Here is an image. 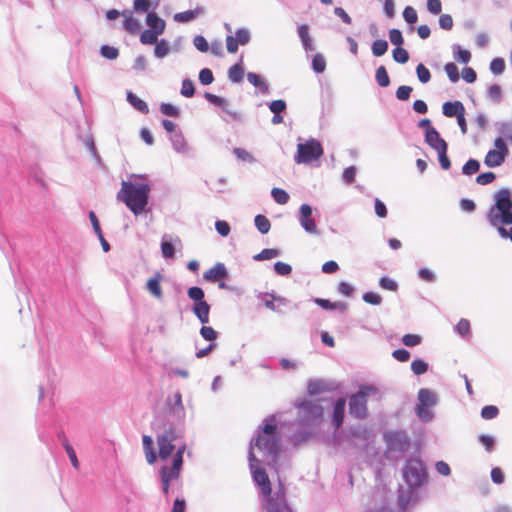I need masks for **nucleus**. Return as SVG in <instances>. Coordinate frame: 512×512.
I'll use <instances>...</instances> for the list:
<instances>
[{
  "instance_id": "f257e3e1",
  "label": "nucleus",
  "mask_w": 512,
  "mask_h": 512,
  "mask_svg": "<svg viewBox=\"0 0 512 512\" xmlns=\"http://www.w3.org/2000/svg\"><path fill=\"white\" fill-rule=\"evenodd\" d=\"M249 467L255 483L260 486L262 493L266 496L264 507L267 512H293L286 501L284 486L280 483L278 489L271 494V485L269 477L265 469L261 468L258 463L255 452H249Z\"/></svg>"
},
{
  "instance_id": "f03ea898",
  "label": "nucleus",
  "mask_w": 512,
  "mask_h": 512,
  "mask_svg": "<svg viewBox=\"0 0 512 512\" xmlns=\"http://www.w3.org/2000/svg\"><path fill=\"white\" fill-rule=\"evenodd\" d=\"M261 454L263 462L271 466L277 465V458L280 452V438L277 434V425L274 416L264 420L255 432L250 442L249 452Z\"/></svg>"
},
{
  "instance_id": "7ed1b4c3",
  "label": "nucleus",
  "mask_w": 512,
  "mask_h": 512,
  "mask_svg": "<svg viewBox=\"0 0 512 512\" xmlns=\"http://www.w3.org/2000/svg\"><path fill=\"white\" fill-rule=\"evenodd\" d=\"M495 204L490 207L487 213L489 223L497 228L502 238H509L512 241V227L508 231L503 225L512 224V196L508 189L499 190L495 196Z\"/></svg>"
},
{
  "instance_id": "20e7f679",
  "label": "nucleus",
  "mask_w": 512,
  "mask_h": 512,
  "mask_svg": "<svg viewBox=\"0 0 512 512\" xmlns=\"http://www.w3.org/2000/svg\"><path fill=\"white\" fill-rule=\"evenodd\" d=\"M151 185L148 182H133L122 180L121 188L117 193V200L135 215H141L148 206Z\"/></svg>"
},
{
  "instance_id": "39448f33",
  "label": "nucleus",
  "mask_w": 512,
  "mask_h": 512,
  "mask_svg": "<svg viewBox=\"0 0 512 512\" xmlns=\"http://www.w3.org/2000/svg\"><path fill=\"white\" fill-rule=\"evenodd\" d=\"M297 418L301 425L315 428L321 425L324 419V406L312 400H303L297 404Z\"/></svg>"
},
{
  "instance_id": "423d86ee",
  "label": "nucleus",
  "mask_w": 512,
  "mask_h": 512,
  "mask_svg": "<svg viewBox=\"0 0 512 512\" xmlns=\"http://www.w3.org/2000/svg\"><path fill=\"white\" fill-rule=\"evenodd\" d=\"M183 430L173 425L165 426L156 436L161 460H167L176 449V442L182 438Z\"/></svg>"
},
{
  "instance_id": "0eeeda50",
  "label": "nucleus",
  "mask_w": 512,
  "mask_h": 512,
  "mask_svg": "<svg viewBox=\"0 0 512 512\" xmlns=\"http://www.w3.org/2000/svg\"><path fill=\"white\" fill-rule=\"evenodd\" d=\"M379 402L381 400V393L378 388L373 385H365L359 388V391L354 394V417L365 418L368 415L367 402Z\"/></svg>"
},
{
  "instance_id": "6e6552de",
  "label": "nucleus",
  "mask_w": 512,
  "mask_h": 512,
  "mask_svg": "<svg viewBox=\"0 0 512 512\" xmlns=\"http://www.w3.org/2000/svg\"><path fill=\"white\" fill-rule=\"evenodd\" d=\"M323 154V148L319 141L310 139L297 145V154L294 160L298 164H310L318 160Z\"/></svg>"
},
{
  "instance_id": "1a4fd4ad",
  "label": "nucleus",
  "mask_w": 512,
  "mask_h": 512,
  "mask_svg": "<svg viewBox=\"0 0 512 512\" xmlns=\"http://www.w3.org/2000/svg\"><path fill=\"white\" fill-rule=\"evenodd\" d=\"M403 476L410 487L413 488L420 486L425 477V471L422 463L415 459L407 461L403 469Z\"/></svg>"
},
{
  "instance_id": "9d476101",
  "label": "nucleus",
  "mask_w": 512,
  "mask_h": 512,
  "mask_svg": "<svg viewBox=\"0 0 512 512\" xmlns=\"http://www.w3.org/2000/svg\"><path fill=\"white\" fill-rule=\"evenodd\" d=\"M251 40V32L248 28H239L235 32V36L228 35L226 37V48L229 53H236L239 45H246Z\"/></svg>"
},
{
  "instance_id": "9b49d317",
  "label": "nucleus",
  "mask_w": 512,
  "mask_h": 512,
  "mask_svg": "<svg viewBox=\"0 0 512 512\" xmlns=\"http://www.w3.org/2000/svg\"><path fill=\"white\" fill-rule=\"evenodd\" d=\"M313 209L308 204H302L299 208V223L301 227L309 234L318 235V229L315 220L312 218Z\"/></svg>"
},
{
  "instance_id": "f8f14e48",
  "label": "nucleus",
  "mask_w": 512,
  "mask_h": 512,
  "mask_svg": "<svg viewBox=\"0 0 512 512\" xmlns=\"http://www.w3.org/2000/svg\"><path fill=\"white\" fill-rule=\"evenodd\" d=\"M384 440L391 450L404 451L409 446L407 435L401 431H389L384 434Z\"/></svg>"
},
{
  "instance_id": "ddd939ff",
  "label": "nucleus",
  "mask_w": 512,
  "mask_h": 512,
  "mask_svg": "<svg viewBox=\"0 0 512 512\" xmlns=\"http://www.w3.org/2000/svg\"><path fill=\"white\" fill-rule=\"evenodd\" d=\"M205 99L210 102L211 104H214L216 106L221 107V109L232 119L236 121H240L242 119L241 115L236 111L231 109L230 103L228 100H226L223 97H220L218 95L206 92L204 94Z\"/></svg>"
},
{
  "instance_id": "4468645a",
  "label": "nucleus",
  "mask_w": 512,
  "mask_h": 512,
  "mask_svg": "<svg viewBox=\"0 0 512 512\" xmlns=\"http://www.w3.org/2000/svg\"><path fill=\"white\" fill-rule=\"evenodd\" d=\"M169 413L180 423L184 422L185 409L182 402V395L180 392H175L171 398L168 399Z\"/></svg>"
},
{
  "instance_id": "2eb2a0df",
  "label": "nucleus",
  "mask_w": 512,
  "mask_h": 512,
  "mask_svg": "<svg viewBox=\"0 0 512 512\" xmlns=\"http://www.w3.org/2000/svg\"><path fill=\"white\" fill-rule=\"evenodd\" d=\"M180 245L179 237L165 234L161 239V252L165 259H171L175 256V246Z\"/></svg>"
},
{
  "instance_id": "dca6fc26",
  "label": "nucleus",
  "mask_w": 512,
  "mask_h": 512,
  "mask_svg": "<svg viewBox=\"0 0 512 512\" xmlns=\"http://www.w3.org/2000/svg\"><path fill=\"white\" fill-rule=\"evenodd\" d=\"M425 141L434 150L440 151L447 148L446 141L440 137L439 132L435 128L425 131Z\"/></svg>"
},
{
  "instance_id": "f3484780",
  "label": "nucleus",
  "mask_w": 512,
  "mask_h": 512,
  "mask_svg": "<svg viewBox=\"0 0 512 512\" xmlns=\"http://www.w3.org/2000/svg\"><path fill=\"white\" fill-rule=\"evenodd\" d=\"M170 142L173 150L182 155H187L190 152V147L184 138L182 132H176L170 136Z\"/></svg>"
},
{
  "instance_id": "a211bd4d",
  "label": "nucleus",
  "mask_w": 512,
  "mask_h": 512,
  "mask_svg": "<svg viewBox=\"0 0 512 512\" xmlns=\"http://www.w3.org/2000/svg\"><path fill=\"white\" fill-rule=\"evenodd\" d=\"M163 275L160 272H156L153 277L149 278L146 282L147 291L156 299H160L163 296L162 288L160 285Z\"/></svg>"
},
{
  "instance_id": "6ab92c4d",
  "label": "nucleus",
  "mask_w": 512,
  "mask_h": 512,
  "mask_svg": "<svg viewBox=\"0 0 512 512\" xmlns=\"http://www.w3.org/2000/svg\"><path fill=\"white\" fill-rule=\"evenodd\" d=\"M227 274L228 272L225 265L218 262L204 273L203 278L208 282H216L219 279L226 277Z\"/></svg>"
},
{
  "instance_id": "aec40b11",
  "label": "nucleus",
  "mask_w": 512,
  "mask_h": 512,
  "mask_svg": "<svg viewBox=\"0 0 512 512\" xmlns=\"http://www.w3.org/2000/svg\"><path fill=\"white\" fill-rule=\"evenodd\" d=\"M182 465L179 464V461H172L171 466H164L160 470L161 480H167L170 482L178 479L180 476Z\"/></svg>"
},
{
  "instance_id": "412c9836",
  "label": "nucleus",
  "mask_w": 512,
  "mask_h": 512,
  "mask_svg": "<svg viewBox=\"0 0 512 512\" xmlns=\"http://www.w3.org/2000/svg\"><path fill=\"white\" fill-rule=\"evenodd\" d=\"M346 400L344 398H338L333 407L332 423L333 426L338 429L344 420Z\"/></svg>"
},
{
  "instance_id": "4be33fe9",
  "label": "nucleus",
  "mask_w": 512,
  "mask_h": 512,
  "mask_svg": "<svg viewBox=\"0 0 512 512\" xmlns=\"http://www.w3.org/2000/svg\"><path fill=\"white\" fill-rule=\"evenodd\" d=\"M204 13L205 8L202 6H197L195 9L176 13L173 18L178 23H187L193 21Z\"/></svg>"
},
{
  "instance_id": "5701e85b",
  "label": "nucleus",
  "mask_w": 512,
  "mask_h": 512,
  "mask_svg": "<svg viewBox=\"0 0 512 512\" xmlns=\"http://www.w3.org/2000/svg\"><path fill=\"white\" fill-rule=\"evenodd\" d=\"M313 302L325 310H337L340 313L346 312L349 308L348 303L342 301L331 302L323 298H314Z\"/></svg>"
},
{
  "instance_id": "b1692460",
  "label": "nucleus",
  "mask_w": 512,
  "mask_h": 512,
  "mask_svg": "<svg viewBox=\"0 0 512 512\" xmlns=\"http://www.w3.org/2000/svg\"><path fill=\"white\" fill-rule=\"evenodd\" d=\"M146 24L149 26V30H153L155 33L160 35L164 33L166 28L165 21L155 12H148L146 16Z\"/></svg>"
},
{
  "instance_id": "393cba45",
  "label": "nucleus",
  "mask_w": 512,
  "mask_h": 512,
  "mask_svg": "<svg viewBox=\"0 0 512 512\" xmlns=\"http://www.w3.org/2000/svg\"><path fill=\"white\" fill-rule=\"evenodd\" d=\"M192 311L202 324L209 322L210 305L205 300L194 303Z\"/></svg>"
},
{
  "instance_id": "a878e982",
  "label": "nucleus",
  "mask_w": 512,
  "mask_h": 512,
  "mask_svg": "<svg viewBox=\"0 0 512 512\" xmlns=\"http://www.w3.org/2000/svg\"><path fill=\"white\" fill-rule=\"evenodd\" d=\"M442 109L446 117H457L461 113H465V107L460 101L445 102Z\"/></svg>"
},
{
  "instance_id": "bb28decb",
  "label": "nucleus",
  "mask_w": 512,
  "mask_h": 512,
  "mask_svg": "<svg viewBox=\"0 0 512 512\" xmlns=\"http://www.w3.org/2000/svg\"><path fill=\"white\" fill-rule=\"evenodd\" d=\"M298 34H299V37L301 39V42H302V45H303V48L305 49V51L306 52L313 51L314 46L312 44V39L309 35L308 26L305 24L300 25L298 27Z\"/></svg>"
},
{
  "instance_id": "cd10ccee",
  "label": "nucleus",
  "mask_w": 512,
  "mask_h": 512,
  "mask_svg": "<svg viewBox=\"0 0 512 512\" xmlns=\"http://www.w3.org/2000/svg\"><path fill=\"white\" fill-rule=\"evenodd\" d=\"M247 80L249 81L250 84L259 88L262 93H269V85L260 75L253 72H248Z\"/></svg>"
},
{
  "instance_id": "c85d7f7f",
  "label": "nucleus",
  "mask_w": 512,
  "mask_h": 512,
  "mask_svg": "<svg viewBox=\"0 0 512 512\" xmlns=\"http://www.w3.org/2000/svg\"><path fill=\"white\" fill-rule=\"evenodd\" d=\"M171 51H172V47H171L169 41L166 39H160L155 44L154 56L158 59H163L166 56H168Z\"/></svg>"
},
{
  "instance_id": "c756f323",
  "label": "nucleus",
  "mask_w": 512,
  "mask_h": 512,
  "mask_svg": "<svg viewBox=\"0 0 512 512\" xmlns=\"http://www.w3.org/2000/svg\"><path fill=\"white\" fill-rule=\"evenodd\" d=\"M127 101L131 106L141 113L147 114L149 112L148 105L145 101L137 97L134 93L129 91L127 93Z\"/></svg>"
},
{
  "instance_id": "7c9ffc66",
  "label": "nucleus",
  "mask_w": 512,
  "mask_h": 512,
  "mask_svg": "<svg viewBox=\"0 0 512 512\" xmlns=\"http://www.w3.org/2000/svg\"><path fill=\"white\" fill-rule=\"evenodd\" d=\"M504 155L497 150H490L485 156V164L488 167H496L504 162Z\"/></svg>"
},
{
  "instance_id": "2f4dec72",
  "label": "nucleus",
  "mask_w": 512,
  "mask_h": 512,
  "mask_svg": "<svg viewBox=\"0 0 512 512\" xmlns=\"http://www.w3.org/2000/svg\"><path fill=\"white\" fill-rule=\"evenodd\" d=\"M122 15L125 17V20H124L125 30L128 31L129 33H136L140 28V22L136 18L132 17L131 12H129V11H124L122 13Z\"/></svg>"
},
{
  "instance_id": "473e14b6",
  "label": "nucleus",
  "mask_w": 512,
  "mask_h": 512,
  "mask_svg": "<svg viewBox=\"0 0 512 512\" xmlns=\"http://www.w3.org/2000/svg\"><path fill=\"white\" fill-rule=\"evenodd\" d=\"M244 77V69L241 64L236 63L228 70V78L233 83H240Z\"/></svg>"
},
{
  "instance_id": "72a5a7b5",
  "label": "nucleus",
  "mask_w": 512,
  "mask_h": 512,
  "mask_svg": "<svg viewBox=\"0 0 512 512\" xmlns=\"http://www.w3.org/2000/svg\"><path fill=\"white\" fill-rule=\"evenodd\" d=\"M418 399L421 406L426 407L432 406L436 402L435 395L428 389H420L418 392Z\"/></svg>"
},
{
  "instance_id": "f704fd0d",
  "label": "nucleus",
  "mask_w": 512,
  "mask_h": 512,
  "mask_svg": "<svg viewBox=\"0 0 512 512\" xmlns=\"http://www.w3.org/2000/svg\"><path fill=\"white\" fill-rule=\"evenodd\" d=\"M159 36L160 34L155 33L153 30L145 29L140 34L139 40L144 45H155L159 41Z\"/></svg>"
},
{
  "instance_id": "c9c22d12",
  "label": "nucleus",
  "mask_w": 512,
  "mask_h": 512,
  "mask_svg": "<svg viewBox=\"0 0 512 512\" xmlns=\"http://www.w3.org/2000/svg\"><path fill=\"white\" fill-rule=\"evenodd\" d=\"M328 389L326 382L322 380H312L308 383V393L318 395Z\"/></svg>"
},
{
  "instance_id": "e433bc0d",
  "label": "nucleus",
  "mask_w": 512,
  "mask_h": 512,
  "mask_svg": "<svg viewBox=\"0 0 512 512\" xmlns=\"http://www.w3.org/2000/svg\"><path fill=\"white\" fill-rule=\"evenodd\" d=\"M254 223L261 234H267L271 228L269 219L264 215H257L254 219Z\"/></svg>"
},
{
  "instance_id": "4c0bfd02",
  "label": "nucleus",
  "mask_w": 512,
  "mask_h": 512,
  "mask_svg": "<svg viewBox=\"0 0 512 512\" xmlns=\"http://www.w3.org/2000/svg\"><path fill=\"white\" fill-rule=\"evenodd\" d=\"M62 445L71 461V464L72 466L75 468V469H78L79 468V461L77 459V455H76V452L74 451L73 447L71 446V444L69 443V441L64 437L63 440H62Z\"/></svg>"
},
{
  "instance_id": "58836bf2",
  "label": "nucleus",
  "mask_w": 512,
  "mask_h": 512,
  "mask_svg": "<svg viewBox=\"0 0 512 512\" xmlns=\"http://www.w3.org/2000/svg\"><path fill=\"white\" fill-rule=\"evenodd\" d=\"M376 81L379 86L387 87L390 84V78L384 66H379L376 70Z\"/></svg>"
},
{
  "instance_id": "ea45409f",
  "label": "nucleus",
  "mask_w": 512,
  "mask_h": 512,
  "mask_svg": "<svg viewBox=\"0 0 512 512\" xmlns=\"http://www.w3.org/2000/svg\"><path fill=\"white\" fill-rule=\"evenodd\" d=\"M100 55L108 60H115L119 56V50L114 46L102 45Z\"/></svg>"
},
{
  "instance_id": "a19ab883",
  "label": "nucleus",
  "mask_w": 512,
  "mask_h": 512,
  "mask_svg": "<svg viewBox=\"0 0 512 512\" xmlns=\"http://www.w3.org/2000/svg\"><path fill=\"white\" fill-rule=\"evenodd\" d=\"M233 154L235 155V157L238 160L243 161V162L254 163L256 161L254 156L250 152H248L247 150H245L243 148H234Z\"/></svg>"
},
{
  "instance_id": "79ce46f5",
  "label": "nucleus",
  "mask_w": 512,
  "mask_h": 512,
  "mask_svg": "<svg viewBox=\"0 0 512 512\" xmlns=\"http://www.w3.org/2000/svg\"><path fill=\"white\" fill-rule=\"evenodd\" d=\"M280 255L279 250L277 249H263L260 253L256 254L253 258L256 261L269 260L272 258H276Z\"/></svg>"
},
{
  "instance_id": "37998d69",
  "label": "nucleus",
  "mask_w": 512,
  "mask_h": 512,
  "mask_svg": "<svg viewBox=\"0 0 512 512\" xmlns=\"http://www.w3.org/2000/svg\"><path fill=\"white\" fill-rule=\"evenodd\" d=\"M271 195L278 204H286L289 200L288 193L281 188H273L271 190Z\"/></svg>"
},
{
  "instance_id": "c03bdc74",
  "label": "nucleus",
  "mask_w": 512,
  "mask_h": 512,
  "mask_svg": "<svg viewBox=\"0 0 512 512\" xmlns=\"http://www.w3.org/2000/svg\"><path fill=\"white\" fill-rule=\"evenodd\" d=\"M187 295L194 303L203 301L205 296L203 289L197 286L190 287L187 291Z\"/></svg>"
},
{
  "instance_id": "a18cd8bd",
  "label": "nucleus",
  "mask_w": 512,
  "mask_h": 512,
  "mask_svg": "<svg viewBox=\"0 0 512 512\" xmlns=\"http://www.w3.org/2000/svg\"><path fill=\"white\" fill-rule=\"evenodd\" d=\"M326 68V60L321 54H316L312 59V69L316 73H322Z\"/></svg>"
},
{
  "instance_id": "49530a36",
  "label": "nucleus",
  "mask_w": 512,
  "mask_h": 512,
  "mask_svg": "<svg viewBox=\"0 0 512 512\" xmlns=\"http://www.w3.org/2000/svg\"><path fill=\"white\" fill-rule=\"evenodd\" d=\"M444 69L451 82L456 83L459 81L458 68L453 62L446 63Z\"/></svg>"
},
{
  "instance_id": "de8ad7c7",
  "label": "nucleus",
  "mask_w": 512,
  "mask_h": 512,
  "mask_svg": "<svg viewBox=\"0 0 512 512\" xmlns=\"http://www.w3.org/2000/svg\"><path fill=\"white\" fill-rule=\"evenodd\" d=\"M388 43L385 40H376L372 44V52L375 56L379 57L387 52Z\"/></svg>"
},
{
  "instance_id": "09e8293b",
  "label": "nucleus",
  "mask_w": 512,
  "mask_h": 512,
  "mask_svg": "<svg viewBox=\"0 0 512 512\" xmlns=\"http://www.w3.org/2000/svg\"><path fill=\"white\" fill-rule=\"evenodd\" d=\"M411 370L416 375H422L427 372L428 364L421 359H415L411 363Z\"/></svg>"
},
{
  "instance_id": "8fccbe9b",
  "label": "nucleus",
  "mask_w": 512,
  "mask_h": 512,
  "mask_svg": "<svg viewBox=\"0 0 512 512\" xmlns=\"http://www.w3.org/2000/svg\"><path fill=\"white\" fill-rule=\"evenodd\" d=\"M200 335L205 339L206 341H210L213 343L217 339L218 333L214 330V328L210 326H203L200 329Z\"/></svg>"
},
{
  "instance_id": "3c124183",
  "label": "nucleus",
  "mask_w": 512,
  "mask_h": 512,
  "mask_svg": "<svg viewBox=\"0 0 512 512\" xmlns=\"http://www.w3.org/2000/svg\"><path fill=\"white\" fill-rule=\"evenodd\" d=\"M181 95L190 98L195 93L194 83L190 79H184L180 91Z\"/></svg>"
},
{
  "instance_id": "603ef678",
  "label": "nucleus",
  "mask_w": 512,
  "mask_h": 512,
  "mask_svg": "<svg viewBox=\"0 0 512 512\" xmlns=\"http://www.w3.org/2000/svg\"><path fill=\"white\" fill-rule=\"evenodd\" d=\"M392 55L393 59L401 64H404L409 60L408 52L402 47L395 48L392 52Z\"/></svg>"
},
{
  "instance_id": "864d4df0",
  "label": "nucleus",
  "mask_w": 512,
  "mask_h": 512,
  "mask_svg": "<svg viewBox=\"0 0 512 512\" xmlns=\"http://www.w3.org/2000/svg\"><path fill=\"white\" fill-rule=\"evenodd\" d=\"M479 168V162L475 159H470L465 163V165L462 168V171L465 175H473L479 171Z\"/></svg>"
},
{
  "instance_id": "5fc2aeb1",
  "label": "nucleus",
  "mask_w": 512,
  "mask_h": 512,
  "mask_svg": "<svg viewBox=\"0 0 512 512\" xmlns=\"http://www.w3.org/2000/svg\"><path fill=\"white\" fill-rule=\"evenodd\" d=\"M416 73H417V77L420 82H422V83L429 82V80L431 78V74H430V71L428 70V68H426V66L424 64L420 63L417 65Z\"/></svg>"
},
{
  "instance_id": "6e6d98bb",
  "label": "nucleus",
  "mask_w": 512,
  "mask_h": 512,
  "mask_svg": "<svg viewBox=\"0 0 512 512\" xmlns=\"http://www.w3.org/2000/svg\"><path fill=\"white\" fill-rule=\"evenodd\" d=\"M505 67L506 65L503 58H494L490 63V70L496 75L502 74Z\"/></svg>"
},
{
  "instance_id": "4d7b16f0",
  "label": "nucleus",
  "mask_w": 512,
  "mask_h": 512,
  "mask_svg": "<svg viewBox=\"0 0 512 512\" xmlns=\"http://www.w3.org/2000/svg\"><path fill=\"white\" fill-rule=\"evenodd\" d=\"M199 81L202 85H210L214 81V76L209 68H203L199 72Z\"/></svg>"
},
{
  "instance_id": "13d9d810",
  "label": "nucleus",
  "mask_w": 512,
  "mask_h": 512,
  "mask_svg": "<svg viewBox=\"0 0 512 512\" xmlns=\"http://www.w3.org/2000/svg\"><path fill=\"white\" fill-rule=\"evenodd\" d=\"M498 413L499 409L494 405L484 406L481 410V416L486 420L494 419L497 417Z\"/></svg>"
},
{
  "instance_id": "bf43d9fd",
  "label": "nucleus",
  "mask_w": 512,
  "mask_h": 512,
  "mask_svg": "<svg viewBox=\"0 0 512 512\" xmlns=\"http://www.w3.org/2000/svg\"><path fill=\"white\" fill-rule=\"evenodd\" d=\"M193 45L200 52H207L209 50V44L202 35H196L193 38Z\"/></svg>"
},
{
  "instance_id": "052dcab7",
  "label": "nucleus",
  "mask_w": 512,
  "mask_h": 512,
  "mask_svg": "<svg viewBox=\"0 0 512 512\" xmlns=\"http://www.w3.org/2000/svg\"><path fill=\"white\" fill-rule=\"evenodd\" d=\"M403 18L405 19V21L407 23L414 24L418 20V15H417L416 10L413 7L407 6V7H405V9L403 11Z\"/></svg>"
},
{
  "instance_id": "680f3d73",
  "label": "nucleus",
  "mask_w": 512,
  "mask_h": 512,
  "mask_svg": "<svg viewBox=\"0 0 512 512\" xmlns=\"http://www.w3.org/2000/svg\"><path fill=\"white\" fill-rule=\"evenodd\" d=\"M421 341H422L421 336L416 335V334H405L402 337L403 344L408 347H414V346L420 344Z\"/></svg>"
},
{
  "instance_id": "e2e57ef3",
  "label": "nucleus",
  "mask_w": 512,
  "mask_h": 512,
  "mask_svg": "<svg viewBox=\"0 0 512 512\" xmlns=\"http://www.w3.org/2000/svg\"><path fill=\"white\" fill-rule=\"evenodd\" d=\"M160 111L164 115L170 117H177L179 115V109L170 103H162L160 106Z\"/></svg>"
},
{
  "instance_id": "0e129e2a",
  "label": "nucleus",
  "mask_w": 512,
  "mask_h": 512,
  "mask_svg": "<svg viewBox=\"0 0 512 512\" xmlns=\"http://www.w3.org/2000/svg\"><path fill=\"white\" fill-rule=\"evenodd\" d=\"M286 102L284 100H273L270 104H269V109L270 111L273 113V114H280L282 113L283 111L286 110Z\"/></svg>"
},
{
  "instance_id": "69168bd1",
  "label": "nucleus",
  "mask_w": 512,
  "mask_h": 512,
  "mask_svg": "<svg viewBox=\"0 0 512 512\" xmlns=\"http://www.w3.org/2000/svg\"><path fill=\"white\" fill-rule=\"evenodd\" d=\"M215 229L219 235L226 237L230 233V225L224 220H217L215 222Z\"/></svg>"
},
{
  "instance_id": "338daca9",
  "label": "nucleus",
  "mask_w": 512,
  "mask_h": 512,
  "mask_svg": "<svg viewBox=\"0 0 512 512\" xmlns=\"http://www.w3.org/2000/svg\"><path fill=\"white\" fill-rule=\"evenodd\" d=\"M274 270L278 275L287 276L291 273L292 267L287 263L278 261L274 264Z\"/></svg>"
},
{
  "instance_id": "774afa93",
  "label": "nucleus",
  "mask_w": 512,
  "mask_h": 512,
  "mask_svg": "<svg viewBox=\"0 0 512 512\" xmlns=\"http://www.w3.org/2000/svg\"><path fill=\"white\" fill-rule=\"evenodd\" d=\"M389 39L390 42L397 47H400L403 44V36L401 31L398 29H391L389 31Z\"/></svg>"
}]
</instances>
